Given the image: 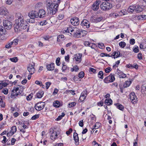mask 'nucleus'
<instances>
[{
	"label": "nucleus",
	"instance_id": "nucleus-1",
	"mask_svg": "<svg viewBox=\"0 0 146 146\" xmlns=\"http://www.w3.org/2000/svg\"><path fill=\"white\" fill-rule=\"evenodd\" d=\"M26 26L23 17L22 15L20 14L18 19L15 20V23L14 25L15 31L19 32L21 31L22 29H24Z\"/></svg>",
	"mask_w": 146,
	"mask_h": 146
},
{
	"label": "nucleus",
	"instance_id": "nucleus-2",
	"mask_svg": "<svg viewBox=\"0 0 146 146\" xmlns=\"http://www.w3.org/2000/svg\"><path fill=\"white\" fill-rule=\"evenodd\" d=\"M24 89L23 86L19 85L14 87L11 92V98H15L18 95H21Z\"/></svg>",
	"mask_w": 146,
	"mask_h": 146
},
{
	"label": "nucleus",
	"instance_id": "nucleus-3",
	"mask_svg": "<svg viewBox=\"0 0 146 146\" xmlns=\"http://www.w3.org/2000/svg\"><path fill=\"white\" fill-rule=\"evenodd\" d=\"M58 7L53 5H51L50 6L47 7V10L48 14L50 15H53L55 14L58 10Z\"/></svg>",
	"mask_w": 146,
	"mask_h": 146
},
{
	"label": "nucleus",
	"instance_id": "nucleus-4",
	"mask_svg": "<svg viewBox=\"0 0 146 146\" xmlns=\"http://www.w3.org/2000/svg\"><path fill=\"white\" fill-rule=\"evenodd\" d=\"M0 15L3 17H6L7 19L10 17L8 10L6 8L3 7L0 8Z\"/></svg>",
	"mask_w": 146,
	"mask_h": 146
},
{
	"label": "nucleus",
	"instance_id": "nucleus-5",
	"mask_svg": "<svg viewBox=\"0 0 146 146\" xmlns=\"http://www.w3.org/2000/svg\"><path fill=\"white\" fill-rule=\"evenodd\" d=\"M112 4L108 2H104L101 4L100 7L101 9L103 10H108L111 9L112 7Z\"/></svg>",
	"mask_w": 146,
	"mask_h": 146
},
{
	"label": "nucleus",
	"instance_id": "nucleus-6",
	"mask_svg": "<svg viewBox=\"0 0 146 146\" xmlns=\"http://www.w3.org/2000/svg\"><path fill=\"white\" fill-rule=\"evenodd\" d=\"M115 80V78L114 75L110 74L109 76L105 78L104 81L105 83H108L113 82Z\"/></svg>",
	"mask_w": 146,
	"mask_h": 146
},
{
	"label": "nucleus",
	"instance_id": "nucleus-7",
	"mask_svg": "<svg viewBox=\"0 0 146 146\" xmlns=\"http://www.w3.org/2000/svg\"><path fill=\"white\" fill-rule=\"evenodd\" d=\"M3 25L5 28L7 29H10L12 27V23L8 20H3Z\"/></svg>",
	"mask_w": 146,
	"mask_h": 146
},
{
	"label": "nucleus",
	"instance_id": "nucleus-8",
	"mask_svg": "<svg viewBox=\"0 0 146 146\" xmlns=\"http://www.w3.org/2000/svg\"><path fill=\"white\" fill-rule=\"evenodd\" d=\"M45 104L44 103L42 102L37 103L35 106V109L38 111L41 110L43 109Z\"/></svg>",
	"mask_w": 146,
	"mask_h": 146
},
{
	"label": "nucleus",
	"instance_id": "nucleus-9",
	"mask_svg": "<svg viewBox=\"0 0 146 146\" xmlns=\"http://www.w3.org/2000/svg\"><path fill=\"white\" fill-rule=\"evenodd\" d=\"M50 133L51 134L50 138L53 141L57 139L58 135L60 134L59 132H57L56 131H54L52 129L51 130Z\"/></svg>",
	"mask_w": 146,
	"mask_h": 146
},
{
	"label": "nucleus",
	"instance_id": "nucleus-10",
	"mask_svg": "<svg viewBox=\"0 0 146 146\" xmlns=\"http://www.w3.org/2000/svg\"><path fill=\"white\" fill-rule=\"evenodd\" d=\"M103 19V17L101 16L95 17L93 16L90 18V21L91 22L95 23L100 21Z\"/></svg>",
	"mask_w": 146,
	"mask_h": 146
},
{
	"label": "nucleus",
	"instance_id": "nucleus-11",
	"mask_svg": "<svg viewBox=\"0 0 146 146\" xmlns=\"http://www.w3.org/2000/svg\"><path fill=\"white\" fill-rule=\"evenodd\" d=\"M88 93L86 90L84 91L81 94L79 98V102H82L85 99Z\"/></svg>",
	"mask_w": 146,
	"mask_h": 146
},
{
	"label": "nucleus",
	"instance_id": "nucleus-12",
	"mask_svg": "<svg viewBox=\"0 0 146 146\" xmlns=\"http://www.w3.org/2000/svg\"><path fill=\"white\" fill-rule=\"evenodd\" d=\"M28 15L30 19H35L38 17V13L35 11H30L28 13Z\"/></svg>",
	"mask_w": 146,
	"mask_h": 146
},
{
	"label": "nucleus",
	"instance_id": "nucleus-13",
	"mask_svg": "<svg viewBox=\"0 0 146 146\" xmlns=\"http://www.w3.org/2000/svg\"><path fill=\"white\" fill-rule=\"evenodd\" d=\"M70 22L73 25L77 26L80 23L79 19L77 17H74L71 19Z\"/></svg>",
	"mask_w": 146,
	"mask_h": 146
},
{
	"label": "nucleus",
	"instance_id": "nucleus-14",
	"mask_svg": "<svg viewBox=\"0 0 146 146\" xmlns=\"http://www.w3.org/2000/svg\"><path fill=\"white\" fill-rule=\"evenodd\" d=\"M81 25L84 28H88L90 27V23L86 19H84L82 21Z\"/></svg>",
	"mask_w": 146,
	"mask_h": 146
},
{
	"label": "nucleus",
	"instance_id": "nucleus-15",
	"mask_svg": "<svg viewBox=\"0 0 146 146\" xmlns=\"http://www.w3.org/2000/svg\"><path fill=\"white\" fill-rule=\"evenodd\" d=\"M35 64H29L27 67V70L30 73L31 75L33 74L35 72V70L34 68Z\"/></svg>",
	"mask_w": 146,
	"mask_h": 146
},
{
	"label": "nucleus",
	"instance_id": "nucleus-16",
	"mask_svg": "<svg viewBox=\"0 0 146 146\" xmlns=\"http://www.w3.org/2000/svg\"><path fill=\"white\" fill-rule=\"evenodd\" d=\"M82 54H81L78 53L74 55V58L76 63H79L82 60Z\"/></svg>",
	"mask_w": 146,
	"mask_h": 146
},
{
	"label": "nucleus",
	"instance_id": "nucleus-17",
	"mask_svg": "<svg viewBox=\"0 0 146 146\" xmlns=\"http://www.w3.org/2000/svg\"><path fill=\"white\" fill-rule=\"evenodd\" d=\"M101 1H96L92 5V8L94 11H97L99 8V5L100 4Z\"/></svg>",
	"mask_w": 146,
	"mask_h": 146
},
{
	"label": "nucleus",
	"instance_id": "nucleus-18",
	"mask_svg": "<svg viewBox=\"0 0 146 146\" xmlns=\"http://www.w3.org/2000/svg\"><path fill=\"white\" fill-rule=\"evenodd\" d=\"M129 98L132 102H133L134 100H135L133 102V103L135 101H137V98L135 93L133 92H131L129 94Z\"/></svg>",
	"mask_w": 146,
	"mask_h": 146
},
{
	"label": "nucleus",
	"instance_id": "nucleus-19",
	"mask_svg": "<svg viewBox=\"0 0 146 146\" xmlns=\"http://www.w3.org/2000/svg\"><path fill=\"white\" fill-rule=\"evenodd\" d=\"M38 17H39L40 18H43L46 15V12L43 9H40L38 13Z\"/></svg>",
	"mask_w": 146,
	"mask_h": 146
},
{
	"label": "nucleus",
	"instance_id": "nucleus-20",
	"mask_svg": "<svg viewBox=\"0 0 146 146\" xmlns=\"http://www.w3.org/2000/svg\"><path fill=\"white\" fill-rule=\"evenodd\" d=\"M120 53L119 51L117 50L114 51L111 55V57L114 59L117 58L119 56Z\"/></svg>",
	"mask_w": 146,
	"mask_h": 146
},
{
	"label": "nucleus",
	"instance_id": "nucleus-21",
	"mask_svg": "<svg viewBox=\"0 0 146 146\" xmlns=\"http://www.w3.org/2000/svg\"><path fill=\"white\" fill-rule=\"evenodd\" d=\"M73 137L75 141V144L77 145H78L79 143L78 142L79 137H78V134L76 133L75 132L74 133Z\"/></svg>",
	"mask_w": 146,
	"mask_h": 146
},
{
	"label": "nucleus",
	"instance_id": "nucleus-22",
	"mask_svg": "<svg viewBox=\"0 0 146 146\" xmlns=\"http://www.w3.org/2000/svg\"><path fill=\"white\" fill-rule=\"evenodd\" d=\"M46 68L48 70H52L54 68V63H52L48 64L46 65Z\"/></svg>",
	"mask_w": 146,
	"mask_h": 146
},
{
	"label": "nucleus",
	"instance_id": "nucleus-23",
	"mask_svg": "<svg viewBox=\"0 0 146 146\" xmlns=\"http://www.w3.org/2000/svg\"><path fill=\"white\" fill-rule=\"evenodd\" d=\"M66 38L63 35H61L58 36L57 38V41L58 42H61L65 39Z\"/></svg>",
	"mask_w": 146,
	"mask_h": 146
},
{
	"label": "nucleus",
	"instance_id": "nucleus-24",
	"mask_svg": "<svg viewBox=\"0 0 146 146\" xmlns=\"http://www.w3.org/2000/svg\"><path fill=\"white\" fill-rule=\"evenodd\" d=\"M136 6L135 5H130L127 9L128 11L129 12L132 13L135 10V11Z\"/></svg>",
	"mask_w": 146,
	"mask_h": 146
},
{
	"label": "nucleus",
	"instance_id": "nucleus-25",
	"mask_svg": "<svg viewBox=\"0 0 146 146\" xmlns=\"http://www.w3.org/2000/svg\"><path fill=\"white\" fill-rule=\"evenodd\" d=\"M136 9H135V11L138 13L142 11L144 7L143 6L136 5Z\"/></svg>",
	"mask_w": 146,
	"mask_h": 146
},
{
	"label": "nucleus",
	"instance_id": "nucleus-26",
	"mask_svg": "<svg viewBox=\"0 0 146 146\" xmlns=\"http://www.w3.org/2000/svg\"><path fill=\"white\" fill-rule=\"evenodd\" d=\"M141 88L142 92L143 94H146V84H143Z\"/></svg>",
	"mask_w": 146,
	"mask_h": 146
},
{
	"label": "nucleus",
	"instance_id": "nucleus-27",
	"mask_svg": "<svg viewBox=\"0 0 146 146\" xmlns=\"http://www.w3.org/2000/svg\"><path fill=\"white\" fill-rule=\"evenodd\" d=\"M44 94V92L42 91L38 92L36 94V96L38 98H41Z\"/></svg>",
	"mask_w": 146,
	"mask_h": 146
},
{
	"label": "nucleus",
	"instance_id": "nucleus-28",
	"mask_svg": "<svg viewBox=\"0 0 146 146\" xmlns=\"http://www.w3.org/2000/svg\"><path fill=\"white\" fill-rule=\"evenodd\" d=\"M131 83V81H127L124 83L123 86L124 88H127L129 87Z\"/></svg>",
	"mask_w": 146,
	"mask_h": 146
},
{
	"label": "nucleus",
	"instance_id": "nucleus-29",
	"mask_svg": "<svg viewBox=\"0 0 146 146\" xmlns=\"http://www.w3.org/2000/svg\"><path fill=\"white\" fill-rule=\"evenodd\" d=\"M60 2V0H53V5L58 7V5Z\"/></svg>",
	"mask_w": 146,
	"mask_h": 146
},
{
	"label": "nucleus",
	"instance_id": "nucleus-30",
	"mask_svg": "<svg viewBox=\"0 0 146 146\" xmlns=\"http://www.w3.org/2000/svg\"><path fill=\"white\" fill-rule=\"evenodd\" d=\"M53 105L56 108H58L60 106V103L59 101L56 100L54 102Z\"/></svg>",
	"mask_w": 146,
	"mask_h": 146
},
{
	"label": "nucleus",
	"instance_id": "nucleus-31",
	"mask_svg": "<svg viewBox=\"0 0 146 146\" xmlns=\"http://www.w3.org/2000/svg\"><path fill=\"white\" fill-rule=\"evenodd\" d=\"M79 69V68L78 66L75 65L73 66V68L71 69L70 70L71 72H72L75 71L76 72L78 71Z\"/></svg>",
	"mask_w": 146,
	"mask_h": 146
},
{
	"label": "nucleus",
	"instance_id": "nucleus-32",
	"mask_svg": "<svg viewBox=\"0 0 146 146\" xmlns=\"http://www.w3.org/2000/svg\"><path fill=\"white\" fill-rule=\"evenodd\" d=\"M17 131V128L15 126H13L10 132L12 133L11 134V135H12Z\"/></svg>",
	"mask_w": 146,
	"mask_h": 146
},
{
	"label": "nucleus",
	"instance_id": "nucleus-33",
	"mask_svg": "<svg viewBox=\"0 0 146 146\" xmlns=\"http://www.w3.org/2000/svg\"><path fill=\"white\" fill-rule=\"evenodd\" d=\"M105 104L108 105H110L112 103V101L111 99H106L105 101Z\"/></svg>",
	"mask_w": 146,
	"mask_h": 146
},
{
	"label": "nucleus",
	"instance_id": "nucleus-34",
	"mask_svg": "<svg viewBox=\"0 0 146 146\" xmlns=\"http://www.w3.org/2000/svg\"><path fill=\"white\" fill-rule=\"evenodd\" d=\"M100 123L98 122L96 123L95 125L94 126V128L92 129V130H94V129H96L99 128L100 126Z\"/></svg>",
	"mask_w": 146,
	"mask_h": 146
},
{
	"label": "nucleus",
	"instance_id": "nucleus-35",
	"mask_svg": "<svg viewBox=\"0 0 146 146\" xmlns=\"http://www.w3.org/2000/svg\"><path fill=\"white\" fill-rule=\"evenodd\" d=\"M133 51L135 53H137L139 51V47L137 46H135L133 48Z\"/></svg>",
	"mask_w": 146,
	"mask_h": 146
},
{
	"label": "nucleus",
	"instance_id": "nucleus-36",
	"mask_svg": "<svg viewBox=\"0 0 146 146\" xmlns=\"http://www.w3.org/2000/svg\"><path fill=\"white\" fill-rule=\"evenodd\" d=\"M104 74L103 72L102 71H100L98 74V76L99 78L103 79V77Z\"/></svg>",
	"mask_w": 146,
	"mask_h": 146
},
{
	"label": "nucleus",
	"instance_id": "nucleus-37",
	"mask_svg": "<svg viewBox=\"0 0 146 146\" xmlns=\"http://www.w3.org/2000/svg\"><path fill=\"white\" fill-rule=\"evenodd\" d=\"M82 32H78L77 33H74L73 36L76 37H81V34Z\"/></svg>",
	"mask_w": 146,
	"mask_h": 146
},
{
	"label": "nucleus",
	"instance_id": "nucleus-38",
	"mask_svg": "<svg viewBox=\"0 0 146 146\" xmlns=\"http://www.w3.org/2000/svg\"><path fill=\"white\" fill-rule=\"evenodd\" d=\"M12 62H17L18 60V59L17 57H14L12 58H11L9 59Z\"/></svg>",
	"mask_w": 146,
	"mask_h": 146
},
{
	"label": "nucleus",
	"instance_id": "nucleus-39",
	"mask_svg": "<svg viewBox=\"0 0 146 146\" xmlns=\"http://www.w3.org/2000/svg\"><path fill=\"white\" fill-rule=\"evenodd\" d=\"M65 115V114L64 113L62 112V114L60 115H59L58 117L56 119L57 121H59L61 120L62 118L64 117Z\"/></svg>",
	"mask_w": 146,
	"mask_h": 146
},
{
	"label": "nucleus",
	"instance_id": "nucleus-40",
	"mask_svg": "<svg viewBox=\"0 0 146 146\" xmlns=\"http://www.w3.org/2000/svg\"><path fill=\"white\" fill-rule=\"evenodd\" d=\"M100 56L102 57H104V56L111 57V55L109 54L106 53H104V52L101 53L100 54Z\"/></svg>",
	"mask_w": 146,
	"mask_h": 146
},
{
	"label": "nucleus",
	"instance_id": "nucleus-41",
	"mask_svg": "<svg viewBox=\"0 0 146 146\" xmlns=\"http://www.w3.org/2000/svg\"><path fill=\"white\" fill-rule=\"evenodd\" d=\"M119 45L121 47L123 48L126 46V44L124 42H121L119 43Z\"/></svg>",
	"mask_w": 146,
	"mask_h": 146
},
{
	"label": "nucleus",
	"instance_id": "nucleus-42",
	"mask_svg": "<svg viewBox=\"0 0 146 146\" xmlns=\"http://www.w3.org/2000/svg\"><path fill=\"white\" fill-rule=\"evenodd\" d=\"M117 108L120 110H122L124 109V107L121 104H116Z\"/></svg>",
	"mask_w": 146,
	"mask_h": 146
},
{
	"label": "nucleus",
	"instance_id": "nucleus-43",
	"mask_svg": "<svg viewBox=\"0 0 146 146\" xmlns=\"http://www.w3.org/2000/svg\"><path fill=\"white\" fill-rule=\"evenodd\" d=\"M46 4L47 7H48L50 6L51 5H52L53 3L50 0H48L46 1Z\"/></svg>",
	"mask_w": 146,
	"mask_h": 146
},
{
	"label": "nucleus",
	"instance_id": "nucleus-44",
	"mask_svg": "<svg viewBox=\"0 0 146 146\" xmlns=\"http://www.w3.org/2000/svg\"><path fill=\"white\" fill-rule=\"evenodd\" d=\"M5 30L4 29V28L1 26H0V33H1V35H2L5 33Z\"/></svg>",
	"mask_w": 146,
	"mask_h": 146
},
{
	"label": "nucleus",
	"instance_id": "nucleus-45",
	"mask_svg": "<svg viewBox=\"0 0 146 146\" xmlns=\"http://www.w3.org/2000/svg\"><path fill=\"white\" fill-rule=\"evenodd\" d=\"M11 42L12 43V45H16L17 44L18 40L17 39H15Z\"/></svg>",
	"mask_w": 146,
	"mask_h": 146
},
{
	"label": "nucleus",
	"instance_id": "nucleus-46",
	"mask_svg": "<svg viewBox=\"0 0 146 146\" xmlns=\"http://www.w3.org/2000/svg\"><path fill=\"white\" fill-rule=\"evenodd\" d=\"M84 73L83 72H81L78 74V77L80 78H83L84 76Z\"/></svg>",
	"mask_w": 146,
	"mask_h": 146
},
{
	"label": "nucleus",
	"instance_id": "nucleus-47",
	"mask_svg": "<svg viewBox=\"0 0 146 146\" xmlns=\"http://www.w3.org/2000/svg\"><path fill=\"white\" fill-rule=\"evenodd\" d=\"M76 104V103L75 102H74L69 104L68 106L69 107L71 108L75 106Z\"/></svg>",
	"mask_w": 146,
	"mask_h": 146
},
{
	"label": "nucleus",
	"instance_id": "nucleus-48",
	"mask_svg": "<svg viewBox=\"0 0 146 146\" xmlns=\"http://www.w3.org/2000/svg\"><path fill=\"white\" fill-rule=\"evenodd\" d=\"M33 94H30L29 96H27V100H31L32 97H33Z\"/></svg>",
	"mask_w": 146,
	"mask_h": 146
},
{
	"label": "nucleus",
	"instance_id": "nucleus-49",
	"mask_svg": "<svg viewBox=\"0 0 146 146\" xmlns=\"http://www.w3.org/2000/svg\"><path fill=\"white\" fill-rule=\"evenodd\" d=\"M47 23L46 21L45 20L42 21H41L40 22V25L41 26H43L46 25Z\"/></svg>",
	"mask_w": 146,
	"mask_h": 146
},
{
	"label": "nucleus",
	"instance_id": "nucleus-50",
	"mask_svg": "<svg viewBox=\"0 0 146 146\" xmlns=\"http://www.w3.org/2000/svg\"><path fill=\"white\" fill-rule=\"evenodd\" d=\"M98 47L99 48L103 49L105 48L104 44L103 43H99L98 44Z\"/></svg>",
	"mask_w": 146,
	"mask_h": 146
},
{
	"label": "nucleus",
	"instance_id": "nucleus-51",
	"mask_svg": "<svg viewBox=\"0 0 146 146\" xmlns=\"http://www.w3.org/2000/svg\"><path fill=\"white\" fill-rule=\"evenodd\" d=\"M119 76L120 78H124L126 77V76L125 74L122 72V73L119 75Z\"/></svg>",
	"mask_w": 146,
	"mask_h": 146
},
{
	"label": "nucleus",
	"instance_id": "nucleus-52",
	"mask_svg": "<svg viewBox=\"0 0 146 146\" xmlns=\"http://www.w3.org/2000/svg\"><path fill=\"white\" fill-rule=\"evenodd\" d=\"M39 115L38 114H36L33 116L31 118L32 120H35L39 117Z\"/></svg>",
	"mask_w": 146,
	"mask_h": 146
},
{
	"label": "nucleus",
	"instance_id": "nucleus-53",
	"mask_svg": "<svg viewBox=\"0 0 146 146\" xmlns=\"http://www.w3.org/2000/svg\"><path fill=\"white\" fill-rule=\"evenodd\" d=\"M12 43L10 42V43H8V44H7L5 46V47L6 48H10L12 46Z\"/></svg>",
	"mask_w": 146,
	"mask_h": 146
},
{
	"label": "nucleus",
	"instance_id": "nucleus-54",
	"mask_svg": "<svg viewBox=\"0 0 146 146\" xmlns=\"http://www.w3.org/2000/svg\"><path fill=\"white\" fill-rule=\"evenodd\" d=\"M60 58H57L56 60V64L57 66H59L60 64Z\"/></svg>",
	"mask_w": 146,
	"mask_h": 146
},
{
	"label": "nucleus",
	"instance_id": "nucleus-55",
	"mask_svg": "<svg viewBox=\"0 0 146 146\" xmlns=\"http://www.w3.org/2000/svg\"><path fill=\"white\" fill-rule=\"evenodd\" d=\"M64 17V15L62 14H59L58 16V18L59 20L62 19Z\"/></svg>",
	"mask_w": 146,
	"mask_h": 146
},
{
	"label": "nucleus",
	"instance_id": "nucleus-56",
	"mask_svg": "<svg viewBox=\"0 0 146 146\" xmlns=\"http://www.w3.org/2000/svg\"><path fill=\"white\" fill-rule=\"evenodd\" d=\"M129 43L131 45H133L135 43V40L134 39H130L129 41Z\"/></svg>",
	"mask_w": 146,
	"mask_h": 146
},
{
	"label": "nucleus",
	"instance_id": "nucleus-57",
	"mask_svg": "<svg viewBox=\"0 0 146 146\" xmlns=\"http://www.w3.org/2000/svg\"><path fill=\"white\" fill-rule=\"evenodd\" d=\"M51 84L50 82H48L46 83V89H48Z\"/></svg>",
	"mask_w": 146,
	"mask_h": 146
},
{
	"label": "nucleus",
	"instance_id": "nucleus-58",
	"mask_svg": "<svg viewBox=\"0 0 146 146\" xmlns=\"http://www.w3.org/2000/svg\"><path fill=\"white\" fill-rule=\"evenodd\" d=\"M84 44L86 46H90V45L92 44L91 43H90L88 41L85 42Z\"/></svg>",
	"mask_w": 146,
	"mask_h": 146
},
{
	"label": "nucleus",
	"instance_id": "nucleus-59",
	"mask_svg": "<svg viewBox=\"0 0 146 146\" xmlns=\"http://www.w3.org/2000/svg\"><path fill=\"white\" fill-rule=\"evenodd\" d=\"M66 92L67 93H71L72 94L74 95L75 94V93H74V90H68L66 91Z\"/></svg>",
	"mask_w": 146,
	"mask_h": 146
},
{
	"label": "nucleus",
	"instance_id": "nucleus-60",
	"mask_svg": "<svg viewBox=\"0 0 146 146\" xmlns=\"http://www.w3.org/2000/svg\"><path fill=\"white\" fill-rule=\"evenodd\" d=\"M67 66L66 65L63 64V65L62 68V71H65L67 69Z\"/></svg>",
	"mask_w": 146,
	"mask_h": 146
},
{
	"label": "nucleus",
	"instance_id": "nucleus-61",
	"mask_svg": "<svg viewBox=\"0 0 146 146\" xmlns=\"http://www.w3.org/2000/svg\"><path fill=\"white\" fill-rule=\"evenodd\" d=\"M111 68L110 67H108L106 68L105 70V71L106 73H109L111 70Z\"/></svg>",
	"mask_w": 146,
	"mask_h": 146
},
{
	"label": "nucleus",
	"instance_id": "nucleus-62",
	"mask_svg": "<svg viewBox=\"0 0 146 146\" xmlns=\"http://www.w3.org/2000/svg\"><path fill=\"white\" fill-rule=\"evenodd\" d=\"M120 62V60H118L117 61H116L115 62V65H113V68H115L116 67H117V66L116 64L118 65L119 64Z\"/></svg>",
	"mask_w": 146,
	"mask_h": 146
},
{
	"label": "nucleus",
	"instance_id": "nucleus-63",
	"mask_svg": "<svg viewBox=\"0 0 146 146\" xmlns=\"http://www.w3.org/2000/svg\"><path fill=\"white\" fill-rule=\"evenodd\" d=\"M72 128H70L69 130L67 131L66 132V134L67 135H69L72 132Z\"/></svg>",
	"mask_w": 146,
	"mask_h": 146
},
{
	"label": "nucleus",
	"instance_id": "nucleus-64",
	"mask_svg": "<svg viewBox=\"0 0 146 146\" xmlns=\"http://www.w3.org/2000/svg\"><path fill=\"white\" fill-rule=\"evenodd\" d=\"M137 57L140 60L142 59V54L140 53H139L138 54Z\"/></svg>",
	"mask_w": 146,
	"mask_h": 146
}]
</instances>
